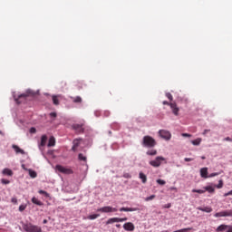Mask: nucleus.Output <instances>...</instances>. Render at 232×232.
Masks as SVG:
<instances>
[{"mask_svg":"<svg viewBox=\"0 0 232 232\" xmlns=\"http://www.w3.org/2000/svg\"><path fill=\"white\" fill-rule=\"evenodd\" d=\"M81 142H82V138H77V139L73 140V141H72L73 145H72V151H77V147L81 146Z\"/></svg>","mask_w":232,"mask_h":232,"instance_id":"obj_11","label":"nucleus"},{"mask_svg":"<svg viewBox=\"0 0 232 232\" xmlns=\"http://www.w3.org/2000/svg\"><path fill=\"white\" fill-rule=\"evenodd\" d=\"M13 150H14V152L16 153V155H19V153L21 155H24V150L19 148V146L17 145H12Z\"/></svg>","mask_w":232,"mask_h":232,"instance_id":"obj_14","label":"nucleus"},{"mask_svg":"<svg viewBox=\"0 0 232 232\" xmlns=\"http://www.w3.org/2000/svg\"><path fill=\"white\" fill-rule=\"evenodd\" d=\"M123 229L125 231H135V225L131 222H127L123 225Z\"/></svg>","mask_w":232,"mask_h":232,"instance_id":"obj_12","label":"nucleus"},{"mask_svg":"<svg viewBox=\"0 0 232 232\" xmlns=\"http://www.w3.org/2000/svg\"><path fill=\"white\" fill-rule=\"evenodd\" d=\"M12 202H14V204H17V198H12Z\"/></svg>","mask_w":232,"mask_h":232,"instance_id":"obj_53","label":"nucleus"},{"mask_svg":"<svg viewBox=\"0 0 232 232\" xmlns=\"http://www.w3.org/2000/svg\"><path fill=\"white\" fill-rule=\"evenodd\" d=\"M23 169H26V168L24 167V164L22 165Z\"/></svg>","mask_w":232,"mask_h":232,"instance_id":"obj_56","label":"nucleus"},{"mask_svg":"<svg viewBox=\"0 0 232 232\" xmlns=\"http://www.w3.org/2000/svg\"><path fill=\"white\" fill-rule=\"evenodd\" d=\"M202 160H206V157L205 156H202L201 157Z\"/></svg>","mask_w":232,"mask_h":232,"instance_id":"obj_58","label":"nucleus"},{"mask_svg":"<svg viewBox=\"0 0 232 232\" xmlns=\"http://www.w3.org/2000/svg\"><path fill=\"white\" fill-rule=\"evenodd\" d=\"M120 211H125V212L139 211V208H124L123 207V208H120Z\"/></svg>","mask_w":232,"mask_h":232,"instance_id":"obj_24","label":"nucleus"},{"mask_svg":"<svg viewBox=\"0 0 232 232\" xmlns=\"http://www.w3.org/2000/svg\"><path fill=\"white\" fill-rule=\"evenodd\" d=\"M191 144H193V146H200V142H202V140L200 138H198L196 140H192Z\"/></svg>","mask_w":232,"mask_h":232,"instance_id":"obj_26","label":"nucleus"},{"mask_svg":"<svg viewBox=\"0 0 232 232\" xmlns=\"http://www.w3.org/2000/svg\"><path fill=\"white\" fill-rule=\"evenodd\" d=\"M182 137H191V134L189 133H182Z\"/></svg>","mask_w":232,"mask_h":232,"instance_id":"obj_51","label":"nucleus"},{"mask_svg":"<svg viewBox=\"0 0 232 232\" xmlns=\"http://www.w3.org/2000/svg\"><path fill=\"white\" fill-rule=\"evenodd\" d=\"M159 135L161 137V139H164V140H171V132L166 130H160Z\"/></svg>","mask_w":232,"mask_h":232,"instance_id":"obj_5","label":"nucleus"},{"mask_svg":"<svg viewBox=\"0 0 232 232\" xmlns=\"http://www.w3.org/2000/svg\"><path fill=\"white\" fill-rule=\"evenodd\" d=\"M28 95H34V92H32V90H27L26 93L20 94L18 98H15V96H14L16 104H21V102H19V99H22V97L26 98L28 97Z\"/></svg>","mask_w":232,"mask_h":232,"instance_id":"obj_9","label":"nucleus"},{"mask_svg":"<svg viewBox=\"0 0 232 232\" xmlns=\"http://www.w3.org/2000/svg\"><path fill=\"white\" fill-rule=\"evenodd\" d=\"M141 144L143 148H155L157 141L151 136H144Z\"/></svg>","mask_w":232,"mask_h":232,"instance_id":"obj_1","label":"nucleus"},{"mask_svg":"<svg viewBox=\"0 0 232 232\" xmlns=\"http://www.w3.org/2000/svg\"><path fill=\"white\" fill-rule=\"evenodd\" d=\"M47 141H48V137L46 135H43L41 137V142L39 145L40 150H41V148H44V146H46Z\"/></svg>","mask_w":232,"mask_h":232,"instance_id":"obj_16","label":"nucleus"},{"mask_svg":"<svg viewBox=\"0 0 232 232\" xmlns=\"http://www.w3.org/2000/svg\"><path fill=\"white\" fill-rule=\"evenodd\" d=\"M1 182L3 183V184H9L10 183V180H8V179H1Z\"/></svg>","mask_w":232,"mask_h":232,"instance_id":"obj_42","label":"nucleus"},{"mask_svg":"<svg viewBox=\"0 0 232 232\" xmlns=\"http://www.w3.org/2000/svg\"><path fill=\"white\" fill-rule=\"evenodd\" d=\"M50 117L55 118V117H57V113L56 112H51Z\"/></svg>","mask_w":232,"mask_h":232,"instance_id":"obj_48","label":"nucleus"},{"mask_svg":"<svg viewBox=\"0 0 232 232\" xmlns=\"http://www.w3.org/2000/svg\"><path fill=\"white\" fill-rule=\"evenodd\" d=\"M162 162L167 163L166 158L162 156H158L155 158V160H152L149 162L150 166H152V168H160Z\"/></svg>","mask_w":232,"mask_h":232,"instance_id":"obj_3","label":"nucleus"},{"mask_svg":"<svg viewBox=\"0 0 232 232\" xmlns=\"http://www.w3.org/2000/svg\"><path fill=\"white\" fill-rule=\"evenodd\" d=\"M48 148H53L55 146V138L53 136H51L47 144Z\"/></svg>","mask_w":232,"mask_h":232,"instance_id":"obj_23","label":"nucleus"},{"mask_svg":"<svg viewBox=\"0 0 232 232\" xmlns=\"http://www.w3.org/2000/svg\"><path fill=\"white\" fill-rule=\"evenodd\" d=\"M33 204H35L36 206H43V203L41 200H39L37 198L33 197L32 198Z\"/></svg>","mask_w":232,"mask_h":232,"instance_id":"obj_27","label":"nucleus"},{"mask_svg":"<svg viewBox=\"0 0 232 232\" xmlns=\"http://www.w3.org/2000/svg\"><path fill=\"white\" fill-rule=\"evenodd\" d=\"M147 155L153 157V156L157 155V150H148Z\"/></svg>","mask_w":232,"mask_h":232,"instance_id":"obj_33","label":"nucleus"},{"mask_svg":"<svg viewBox=\"0 0 232 232\" xmlns=\"http://www.w3.org/2000/svg\"><path fill=\"white\" fill-rule=\"evenodd\" d=\"M218 175H220V173L218 172H213L210 175H208V179H212V177H218Z\"/></svg>","mask_w":232,"mask_h":232,"instance_id":"obj_37","label":"nucleus"},{"mask_svg":"<svg viewBox=\"0 0 232 232\" xmlns=\"http://www.w3.org/2000/svg\"><path fill=\"white\" fill-rule=\"evenodd\" d=\"M59 99H63V95H53V102L55 106H59Z\"/></svg>","mask_w":232,"mask_h":232,"instance_id":"obj_17","label":"nucleus"},{"mask_svg":"<svg viewBox=\"0 0 232 232\" xmlns=\"http://www.w3.org/2000/svg\"><path fill=\"white\" fill-rule=\"evenodd\" d=\"M209 131H211V130H205L202 134L208 135V133H209Z\"/></svg>","mask_w":232,"mask_h":232,"instance_id":"obj_49","label":"nucleus"},{"mask_svg":"<svg viewBox=\"0 0 232 232\" xmlns=\"http://www.w3.org/2000/svg\"><path fill=\"white\" fill-rule=\"evenodd\" d=\"M122 177L123 179H131V174L128 172H124Z\"/></svg>","mask_w":232,"mask_h":232,"instance_id":"obj_38","label":"nucleus"},{"mask_svg":"<svg viewBox=\"0 0 232 232\" xmlns=\"http://www.w3.org/2000/svg\"><path fill=\"white\" fill-rule=\"evenodd\" d=\"M56 171H59V173H63V175H72L73 174V170L70 168H66L63 165H56L55 166Z\"/></svg>","mask_w":232,"mask_h":232,"instance_id":"obj_4","label":"nucleus"},{"mask_svg":"<svg viewBox=\"0 0 232 232\" xmlns=\"http://www.w3.org/2000/svg\"><path fill=\"white\" fill-rule=\"evenodd\" d=\"M0 135H3V131L0 130Z\"/></svg>","mask_w":232,"mask_h":232,"instance_id":"obj_60","label":"nucleus"},{"mask_svg":"<svg viewBox=\"0 0 232 232\" xmlns=\"http://www.w3.org/2000/svg\"><path fill=\"white\" fill-rule=\"evenodd\" d=\"M201 179H208L209 175H208V167L202 168L199 170Z\"/></svg>","mask_w":232,"mask_h":232,"instance_id":"obj_13","label":"nucleus"},{"mask_svg":"<svg viewBox=\"0 0 232 232\" xmlns=\"http://www.w3.org/2000/svg\"><path fill=\"white\" fill-rule=\"evenodd\" d=\"M171 189H175V188H172Z\"/></svg>","mask_w":232,"mask_h":232,"instance_id":"obj_61","label":"nucleus"},{"mask_svg":"<svg viewBox=\"0 0 232 232\" xmlns=\"http://www.w3.org/2000/svg\"><path fill=\"white\" fill-rule=\"evenodd\" d=\"M166 97L169 99V101H173V95H171L169 92L166 93Z\"/></svg>","mask_w":232,"mask_h":232,"instance_id":"obj_40","label":"nucleus"},{"mask_svg":"<svg viewBox=\"0 0 232 232\" xmlns=\"http://www.w3.org/2000/svg\"><path fill=\"white\" fill-rule=\"evenodd\" d=\"M70 99H72V102H74V104H81V102H82V98H81V96H71Z\"/></svg>","mask_w":232,"mask_h":232,"instance_id":"obj_19","label":"nucleus"},{"mask_svg":"<svg viewBox=\"0 0 232 232\" xmlns=\"http://www.w3.org/2000/svg\"><path fill=\"white\" fill-rule=\"evenodd\" d=\"M229 195H231V194H229V191H228V192L224 194V197H229Z\"/></svg>","mask_w":232,"mask_h":232,"instance_id":"obj_54","label":"nucleus"},{"mask_svg":"<svg viewBox=\"0 0 232 232\" xmlns=\"http://www.w3.org/2000/svg\"><path fill=\"white\" fill-rule=\"evenodd\" d=\"M192 193H198L199 195H203V193H206V190H204V188L203 189L193 188Z\"/></svg>","mask_w":232,"mask_h":232,"instance_id":"obj_30","label":"nucleus"},{"mask_svg":"<svg viewBox=\"0 0 232 232\" xmlns=\"http://www.w3.org/2000/svg\"><path fill=\"white\" fill-rule=\"evenodd\" d=\"M229 194L232 195V189L229 191Z\"/></svg>","mask_w":232,"mask_h":232,"instance_id":"obj_59","label":"nucleus"},{"mask_svg":"<svg viewBox=\"0 0 232 232\" xmlns=\"http://www.w3.org/2000/svg\"><path fill=\"white\" fill-rule=\"evenodd\" d=\"M139 179H140L142 184H146V182H148V177L146 176V174H144V172L139 173Z\"/></svg>","mask_w":232,"mask_h":232,"instance_id":"obj_20","label":"nucleus"},{"mask_svg":"<svg viewBox=\"0 0 232 232\" xmlns=\"http://www.w3.org/2000/svg\"><path fill=\"white\" fill-rule=\"evenodd\" d=\"M128 220V218H118V222H126Z\"/></svg>","mask_w":232,"mask_h":232,"instance_id":"obj_41","label":"nucleus"},{"mask_svg":"<svg viewBox=\"0 0 232 232\" xmlns=\"http://www.w3.org/2000/svg\"><path fill=\"white\" fill-rule=\"evenodd\" d=\"M185 162H191V160H193L192 158H185L184 159Z\"/></svg>","mask_w":232,"mask_h":232,"instance_id":"obj_47","label":"nucleus"},{"mask_svg":"<svg viewBox=\"0 0 232 232\" xmlns=\"http://www.w3.org/2000/svg\"><path fill=\"white\" fill-rule=\"evenodd\" d=\"M29 131L30 133H36L37 130L35 129V127H32Z\"/></svg>","mask_w":232,"mask_h":232,"instance_id":"obj_43","label":"nucleus"},{"mask_svg":"<svg viewBox=\"0 0 232 232\" xmlns=\"http://www.w3.org/2000/svg\"><path fill=\"white\" fill-rule=\"evenodd\" d=\"M94 115H95L96 117H99V116L101 115V112H100L99 111H94Z\"/></svg>","mask_w":232,"mask_h":232,"instance_id":"obj_50","label":"nucleus"},{"mask_svg":"<svg viewBox=\"0 0 232 232\" xmlns=\"http://www.w3.org/2000/svg\"><path fill=\"white\" fill-rule=\"evenodd\" d=\"M223 140H225V141H227V142H232V138L226 137V138H224Z\"/></svg>","mask_w":232,"mask_h":232,"instance_id":"obj_44","label":"nucleus"},{"mask_svg":"<svg viewBox=\"0 0 232 232\" xmlns=\"http://www.w3.org/2000/svg\"><path fill=\"white\" fill-rule=\"evenodd\" d=\"M97 211H99L100 213H115L117 211V208L107 206L98 208Z\"/></svg>","mask_w":232,"mask_h":232,"instance_id":"obj_8","label":"nucleus"},{"mask_svg":"<svg viewBox=\"0 0 232 232\" xmlns=\"http://www.w3.org/2000/svg\"><path fill=\"white\" fill-rule=\"evenodd\" d=\"M82 126V124L74 123L72 124V128L74 130V131H76V133H83L84 128Z\"/></svg>","mask_w":232,"mask_h":232,"instance_id":"obj_10","label":"nucleus"},{"mask_svg":"<svg viewBox=\"0 0 232 232\" xmlns=\"http://www.w3.org/2000/svg\"><path fill=\"white\" fill-rule=\"evenodd\" d=\"M163 104L169 106L171 103L168 102L167 101H164V102H163Z\"/></svg>","mask_w":232,"mask_h":232,"instance_id":"obj_52","label":"nucleus"},{"mask_svg":"<svg viewBox=\"0 0 232 232\" xmlns=\"http://www.w3.org/2000/svg\"><path fill=\"white\" fill-rule=\"evenodd\" d=\"M155 195H150L147 198H145V202H150V200H153V198H155Z\"/></svg>","mask_w":232,"mask_h":232,"instance_id":"obj_36","label":"nucleus"},{"mask_svg":"<svg viewBox=\"0 0 232 232\" xmlns=\"http://www.w3.org/2000/svg\"><path fill=\"white\" fill-rule=\"evenodd\" d=\"M28 171H29V176L31 179H35L37 177V172H35L32 169H28Z\"/></svg>","mask_w":232,"mask_h":232,"instance_id":"obj_28","label":"nucleus"},{"mask_svg":"<svg viewBox=\"0 0 232 232\" xmlns=\"http://www.w3.org/2000/svg\"><path fill=\"white\" fill-rule=\"evenodd\" d=\"M170 109L172 110V113H174V115H179V107H177V103H170L169 104Z\"/></svg>","mask_w":232,"mask_h":232,"instance_id":"obj_18","label":"nucleus"},{"mask_svg":"<svg viewBox=\"0 0 232 232\" xmlns=\"http://www.w3.org/2000/svg\"><path fill=\"white\" fill-rule=\"evenodd\" d=\"M156 182L157 184H160V186H164L166 184V180L160 179H157Z\"/></svg>","mask_w":232,"mask_h":232,"instance_id":"obj_35","label":"nucleus"},{"mask_svg":"<svg viewBox=\"0 0 232 232\" xmlns=\"http://www.w3.org/2000/svg\"><path fill=\"white\" fill-rule=\"evenodd\" d=\"M101 217L100 214H92L87 217L88 220H95V218H99Z\"/></svg>","mask_w":232,"mask_h":232,"instance_id":"obj_29","label":"nucleus"},{"mask_svg":"<svg viewBox=\"0 0 232 232\" xmlns=\"http://www.w3.org/2000/svg\"><path fill=\"white\" fill-rule=\"evenodd\" d=\"M43 224H48V220L47 219H44Z\"/></svg>","mask_w":232,"mask_h":232,"instance_id":"obj_55","label":"nucleus"},{"mask_svg":"<svg viewBox=\"0 0 232 232\" xmlns=\"http://www.w3.org/2000/svg\"><path fill=\"white\" fill-rule=\"evenodd\" d=\"M198 209L199 211H203V213H211V211H213V208H211V207H205V208L199 207L198 208Z\"/></svg>","mask_w":232,"mask_h":232,"instance_id":"obj_21","label":"nucleus"},{"mask_svg":"<svg viewBox=\"0 0 232 232\" xmlns=\"http://www.w3.org/2000/svg\"><path fill=\"white\" fill-rule=\"evenodd\" d=\"M104 117H110V111H105L103 112Z\"/></svg>","mask_w":232,"mask_h":232,"instance_id":"obj_46","label":"nucleus"},{"mask_svg":"<svg viewBox=\"0 0 232 232\" xmlns=\"http://www.w3.org/2000/svg\"><path fill=\"white\" fill-rule=\"evenodd\" d=\"M214 217L216 218H220L222 217H232V209H228V210H223L221 212H217Z\"/></svg>","mask_w":232,"mask_h":232,"instance_id":"obj_6","label":"nucleus"},{"mask_svg":"<svg viewBox=\"0 0 232 232\" xmlns=\"http://www.w3.org/2000/svg\"><path fill=\"white\" fill-rule=\"evenodd\" d=\"M163 208H164L165 209H169V208H171V203L166 204L165 206H163Z\"/></svg>","mask_w":232,"mask_h":232,"instance_id":"obj_45","label":"nucleus"},{"mask_svg":"<svg viewBox=\"0 0 232 232\" xmlns=\"http://www.w3.org/2000/svg\"><path fill=\"white\" fill-rule=\"evenodd\" d=\"M216 231L217 232H232V226L222 224L217 227Z\"/></svg>","mask_w":232,"mask_h":232,"instance_id":"obj_7","label":"nucleus"},{"mask_svg":"<svg viewBox=\"0 0 232 232\" xmlns=\"http://www.w3.org/2000/svg\"><path fill=\"white\" fill-rule=\"evenodd\" d=\"M78 160H82L83 162H86L87 158H86V156H84V154L80 153V154L78 155Z\"/></svg>","mask_w":232,"mask_h":232,"instance_id":"obj_31","label":"nucleus"},{"mask_svg":"<svg viewBox=\"0 0 232 232\" xmlns=\"http://www.w3.org/2000/svg\"><path fill=\"white\" fill-rule=\"evenodd\" d=\"M2 175H5L7 177H13L14 171L8 168H5L2 170Z\"/></svg>","mask_w":232,"mask_h":232,"instance_id":"obj_15","label":"nucleus"},{"mask_svg":"<svg viewBox=\"0 0 232 232\" xmlns=\"http://www.w3.org/2000/svg\"><path fill=\"white\" fill-rule=\"evenodd\" d=\"M115 222H119V218H111L106 221V225L115 224Z\"/></svg>","mask_w":232,"mask_h":232,"instance_id":"obj_25","label":"nucleus"},{"mask_svg":"<svg viewBox=\"0 0 232 232\" xmlns=\"http://www.w3.org/2000/svg\"><path fill=\"white\" fill-rule=\"evenodd\" d=\"M203 189L206 193V191H208V193H215V187L213 186H206V187H203Z\"/></svg>","mask_w":232,"mask_h":232,"instance_id":"obj_22","label":"nucleus"},{"mask_svg":"<svg viewBox=\"0 0 232 232\" xmlns=\"http://www.w3.org/2000/svg\"><path fill=\"white\" fill-rule=\"evenodd\" d=\"M218 189H222V188H224V181L222 179H220L218 181V184L215 186Z\"/></svg>","mask_w":232,"mask_h":232,"instance_id":"obj_32","label":"nucleus"},{"mask_svg":"<svg viewBox=\"0 0 232 232\" xmlns=\"http://www.w3.org/2000/svg\"><path fill=\"white\" fill-rule=\"evenodd\" d=\"M116 227H118V228L121 227V224H117Z\"/></svg>","mask_w":232,"mask_h":232,"instance_id":"obj_57","label":"nucleus"},{"mask_svg":"<svg viewBox=\"0 0 232 232\" xmlns=\"http://www.w3.org/2000/svg\"><path fill=\"white\" fill-rule=\"evenodd\" d=\"M24 231L26 232H43V228L37 225H33L32 223H25L22 225Z\"/></svg>","mask_w":232,"mask_h":232,"instance_id":"obj_2","label":"nucleus"},{"mask_svg":"<svg viewBox=\"0 0 232 232\" xmlns=\"http://www.w3.org/2000/svg\"><path fill=\"white\" fill-rule=\"evenodd\" d=\"M24 209H26V205L22 204L19 206V211L23 212V211H24Z\"/></svg>","mask_w":232,"mask_h":232,"instance_id":"obj_39","label":"nucleus"},{"mask_svg":"<svg viewBox=\"0 0 232 232\" xmlns=\"http://www.w3.org/2000/svg\"><path fill=\"white\" fill-rule=\"evenodd\" d=\"M38 193L40 195H44V197H46L47 198H50V194L44 190H39Z\"/></svg>","mask_w":232,"mask_h":232,"instance_id":"obj_34","label":"nucleus"}]
</instances>
